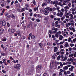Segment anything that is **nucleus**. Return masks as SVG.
<instances>
[{
	"label": "nucleus",
	"mask_w": 76,
	"mask_h": 76,
	"mask_svg": "<svg viewBox=\"0 0 76 76\" xmlns=\"http://www.w3.org/2000/svg\"><path fill=\"white\" fill-rule=\"evenodd\" d=\"M49 13V8H45L44 10V13L45 15H47Z\"/></svg>",
	"instance_id": "obj_1"
},
{
	"label": "nucleus",
	"mask_w": 76,
	"mask_h": 76,
	"mask_svg": "<svg viewBox=\"0 0 76 76\" xmlns=\"http://www.w3.org/2000/svg\"><path fill=\"white\" fill-rule=\"evenodd\" d=\"M20 64H17L15 66H14V68L16 69L17 70H19L20 69Z\"/></svg>",
	"instance_id": "obj_2"
},
{
	"label": "nucleus",
	"mask_w": 76,
	"mask_h": 76,
	"mask_svg": "<svg viewBox=\"0 0 76 76\" xmlns=\"http://www.w3.org/2000/svg\"><path fill=\"white\" fill-rule=\"evenodd\" d=\"M68 62H67L66 63H68L69 64H72L71 62H73V59L72 58H69L68 59Z\"/></svg>",
	"instance_id": "obj_3"
},
{
	"label": "nucleus",
	"mask_w": 76,
	"mask_h": 76,
	"mask_svg": "<svg viewBox=\"0 0 76 76\" xmlns=\"http://www.w3.org/2000/svg\"><path fill=\"white\" fill-rule=\"evenodd\" d=\"M0 24H1L2 26H5L6 25V21L4 20H3L2 21H0Z\"/></svg>",
	"instance_id": "obj_4"
},
{
	"label": "nucleus",
	"mask_w": 76,
	"mask_h": 76,
	"mask_svg": "<svg viewBox=\"0 0 76 76\" xmlns=\"http://www.w3.org/2000/svg\"><path fill=\"white\" fill-rule=\"evenodd\" d=\"M42 67V66L41 65H38L36 67V69L37 70H39L41 69Z\"/></svg>",
	"instance_id": "obj_5"
},
{
	"label": "nucleus",
	"mask_w": 76,
	"mask_h": 76,
	"mask_svg": "<svg viewBox=\"0 0 76 76\" xmlns=\"http://www.w3.org/2000/svg\"><path fill=\"white\" fill-rule=\"evenodd\" d=\"M67 57H68L67 56L65 55L64 58L62 59V61H66L67 59Z\"/></svg>",
	"instance_id": "obj_6"
},
{
	"label": "nucleus",
	"mask_w": 76,
	"mask_h": 76,
	"mask_svg": "<svg viewBox=\"0 0 76 76\" xmlns=\"http://www.w3.org/2000/svg\"><path fill=\"white\" fill-rule=\"evenodd\" d=\"M4 31V29L3 28H1L0 29V35H1L3 32Z\"/></svg>",
	"instance_id": "obj_7"
},
{
	"label": "nucleus",
	"mask_w": 76,
	"mask_h": 76,
	"mask_svg": "<svg viewBox=\"0 0 76 76\" xmlns=\"http://www.w3.org/2000/svg\"><path fill=\"white\" fill-rule=\"evenodd\" d=\"M66 27L68 28L69 26H70L71 25V23H66Z\"/></svg>",
	"instance_id": "obj_8"
},
{
	"label": "nucleus",
	"mask_w": 76,
	"mask_h": 76,
	"mask_svg": "<svg viewBox=\"0 0 76 76\" xmlns=\"http://www.w3.org/2000/svg\"><path fill=\"white\" fill-rule=\"evenodd\" d=\"M3 62L4 63L5 66H7V64H6V59H3Z\"/></svg>",
	"instance_id": "obj_9"
},
{
	"label": "nucleus",
	"mask_w": 76,
	"mask_h": 76,
	"mask_svg": "<svg viewBox=\"0 0 76 76\" xmlns=\"http://www.w3.org/2000/svg\"><path fill=\"white\" fill-rule=\"evenodd\" d=\"M64 46L65 47H69V43L67 42H66V44L64 45Z\"/></svg>",
	"instance_id": "obj_10"
},
{
	"label": "nucleus",
	"mask_w": 76,
	"mask_h": 76,
	"mask_svg": "<svg viewBox=\"0 0 76 76\" xmlns=\"http://www.w3.org/2000/svg\"><path fill=\"white\" fill-rule=\"evenodd\" d=\"M64 9L65 10H69V7L67 6H66L65 7H64Z\"/></svg>",
	"instance_id": "obj_11"
},
{
	"label": "nucleus",
	"mask_w": 76,
	"mask_h": 76,
	"mask_svg": "<svg viewBox=\"0 0 76 76\" xmlns=\"http://www.w3.org/2000/svg\"><path fill=\"white\" fill-rule=\"evenodd\" d=\"M60 37H59V39L60 40V41L62 40V39H63V38H64V37L62 35H60Z\"/></svg>",
	"instance_id": "obj_12"
},
{
	"label": "nucleus",
	"mask_w": 76,
	"mask_h": 76,
	"mask_svg": "<svg viewBox=\"0 0 76 76\" xmlns=\"http://www.w3.org/2000/svg\"><path fill=\"white\" fill-rule=\"evenodd\" d=\"M15 31H16V30L15 28H12L11 29V31L12 33H14Z\"/></svg>",
	"instance_id": "obj_13"
},
{
	"label": "nucleus",
	"mask_w": 76,
	"mask_h": 76,
	"mask_svg": "<svg viewBox=\"0 0 76 76\" xmlns=\"http://www.w3.org/2000/svg\"><path fill=\"white\" fill-rule=\"evenodd\" d=\"M11 17L13 19H15V16L12 14H11Z\"/></svg>",
	"instance_id": "obj_14"
},
{
	"label": "nucleus",
	"mask_w": 76,
	"mask_h": 76,
	"mask_svg": "<svg viewBox=\"0 0 76 76\" xmlns=\"http://www.w3.org/2000/svg\"><path fill=\"white\" fill-rule=\"evenodd\" d=\"M67 10H65V15H69V13H67Z\"/></svg>",
	"instance_id": "obj_15"
},
{
	"label": "nucleus",
	"mask_w": 76,
	"mask_h": 76,
	"mask_svg": "<svg viewBox=\"0 0 76 76\" xmlns=\"http://www.w3.org/2000/svg\"><path fill=\"white\" fill-rule=\"evenodd\" d=\"M7 40V38L6 37H4L2 39V41H6Z\"/></svg>",
	"instance_id": "obj_16"
},
{
	"label": "nucleus",
	"mask_w": 76,
	"mask_h": 76,
	"mask_svg": "<svg viewBox=\"0 0 76 76\" xmlns=\"http://www.w3.org/2000/svg\"><path fill=\"white\" fill-rule=\"evenodd\" d=\"M38 45H39L40 48H41L42 47V43H39L38 44Z\"/></svg>",
	"instance_id": "obj_17"
},
{
	"label": "nucleus",
	"mask_w": 76,
	"mask_h": 76,
	"mask_svg": "<svg viewBox=\"0 0 76 76\" xmlns=\"http://www.w3.org/2000/svg\"><path fill=\"white\" fill-rule=\"evenodd\" d=\"M64 70H67L68 69V66H65L63 68Z\"/></svg>",
	"instance_id": "obj_18"
},
{
	"label": "nucleus",
	"mask_w": 76,
	"mask_h": 76,
	"mask_svg": "<svg viewBox=\"0 0 76 76\" xmlns=\"http://www.w3.org/2000/svg\"><path fill=\"white\" fill-rule=\"evenodd\" d=\"M55 26H56V27H58V28H60V25H58V24H56Z\"/></svg>",
	"instance_id": "obj_19"
},
{
	"label": "nucleus",
	"mask_w": 76,
	"mask_h": 76,
	"mask_svg": "<svg viewBox=\"0 0 76 76\" xmlns=\"http://www.w3.org/2000/svg\"><path fill=\"white\" fill-rule=\"evenodd\" d=\"M58 5L61 6H63V4H62L61 2H60L58 3Z\"/></svg>",
	"instance_id": "obj_20"
},
{
	"label": "nucleus",
	"mask_w": 76,
	"mask_h": 76,
	"mask_svg": "<svg viewBox=\"0 0 76 76\" xmlns=\"http://www.w3.org/2000/svg\"><path fill=\"white\" fill-rule=\"evenodd\" d=\"M58 33L57 32L56 34H55V37L56 38H58Z\"/></svg>",
	"instance_id": "obj_21"
},
{
	"label": "nucleus",
	"mask_w": 76,
	"mask_h": 76,
	"mask_svg": "<svg viewBox=\"0 0 76 76\" xmlns=\"http://www.w3.org/2000/svg\"><path fill=\"white\" fill-rule=\"evenodd\" d=\"M73 56H74V55H73V54L72 53L71 54L69 55V57L71 58V57H73Z\"/></svg>",
	"instance_id": "obj_22"
},
{
	"label": "nucleus",
	"mask_w": 76,
	"mask_h": 76,
	"mask_svg": "<svg viewBox=\"0 0 76 76\" xmlns=\"http://www.w3.org/2000/svg\"><path fill=\"white\" fill-rule=\"evenodd\" d=\"M52 30H55L56 31H57L58 30V28H55L54 27H53L52 28Z\"/></svg>",
	"instance_id": "obj_23"
},
{
	"label": "nucleus",
	"mask_w": 76,
	"mask_h": 76,
	"mask_svg": "<svg viewBox=\"0 0 76 76\" xmlns=\"http://www.w3.org/2000/svg\"><path fill=\"white\" fill-rule=\"evenodd\" d=\"M57 31L55 30L54 31H53V34H57Z\"/></svg>",
	"instance_id": "obj_24"
},
{
	"label": "nucleus",
	"mask_w": 76,
	"mask_h": 76,
	"mask_svg": "<svg viewBox=\"0 0 76 76\" xmlns=\"http://www.w3.org/2000/svg\"><path fill=\"white\" fill-rule=\"evenodd\" d=\"M60 14V17H62L63 16V12H61Z\"/></svg>",
	"instance_id": "obj_25"
},
{
	"label": "nucleus",
	"mask_w": 76,
	"mask_h": 76,
	"mask_svg": "<svg viewBox=\"0 0 76 76\" xmlns=\"http://www.w3.org/2000/svg\"><path fill=\"white\" fill-rule=\"evenodd\" d=\"M59 64L60 65V66H61V67L63 66V65L61 62H59Z\"/></svg>",
	"instance_id": "obj_26"
},
{
	"label": "nucleus",
	"mask_w": 76,
	"mask_h": 76,
	"mask_svg": "<svg viewBox=\"0 0 76 76\" xmlns=\"http://www.w3.org/2000/svg\"><path fill=\"white\" fill-rule=\"evenodd\" d=\"M48 17H45L44 20H48Z\"/></svg>",
	"instance_id": "obj_27"
},
{
	"label": "nucleus",
	"mask_w": 76,
	"mask_h": 76,
	"mask_svg": "<svg viewBox=\"0 0 76 76\" xmlns=\"http://www.w3.org/2000/svg\"><path fill=\"white\" fill-rule=\"evenodd\" d=\"M69 71H70V72H73V69H72V68H70L69 69Z\"/></svg>",
	"instance_id": "obj_28"
},
{
	"label": "nucleus",
	"mask_w": 76,
	"mask_h": 76,
	"mask_svg": "<svg viewBox=\"0 0 76 76\" xmlns=\"http://www.w3.org/2000/svg\"><path fill=\"white\" fill-rule=\"evenodd\" d=\"M33 4H34V5H36V2L35 1V0L33 1Z\"/></svg>",
	"instance_id": "obj_29"
},
{
	"label": "nucleus",
	"mask_w": 76,
	"mask_h": 76,
	"mask_svg": "<svg viewBox=\"0 0 76 76\" xmlns=\"http://www.w3.org/2000/svg\"><path fill=\"white\" fill-rule=\"evenodd\" d=\"M1 56H6V53H1Z\"/></svg>",
	"instance_id": "obj_30"
},
{
	"label": "nucleus",
	"mask_w": 76,
	"mask_h": 76,
	"mask_svg": "<svg viewBox=\"0 0 76 76\" xmlns=\"http://www.w3.org/2000/svg\"><path fill=\"white\" fill-rule=\"evenodd\" d=\"M60 58H61V56H59L58 57H57V60H59Z\"/></svg>",
	"instance_id": "obj_31"
},
{
	"label": "nucleus",
	"mask_w": 76,
	"mask_h": 76,
	"mask_svg": "<svg viewBox=\"0 0 76 76\" xmlns=\"http://www.w3.org/2000/svg\"><path fill=\"white\" fill-rule=\"evenodd\" d=\"M10 17H11V14L10 15L7 16V19H9V18H10Z\"/></svg>",
	"instance_id": "obj_32"
},
{
	"label": "nucleus",
	"mask_w": 76,
	"mask_h": 76,
	"mask_svg": "<svg viewBox=\"0 0 76 76\" xmlns=\"http://www.w3.org/2000/svg\"><path fill=\"white\" fill-rule=\"evenodd\" d=\"M31 38L33 39H35V36H34V35H32L31 36Z\"/></svg>",
	"instance_id": "obj_33"
},
{
	"label": "nucleus",
	"mask_w": 76,
	"mask_h": 76,
	"mask_svg": "<svg viewBox=\"0 0 76 76\" xmlns=\"http://www.w3.org/2000/svg\"><path fill=\"white\" fill-rule=\"evenodd\" d=\"M72 30L73 32H75V29L74 28L72 27Z\"/></svg>",
	"instance_id": "obj_34"
},
{
	"label": "nucleus",
	"mask_w": 76,
	"mask_h": 76,
	"mask_svg": "<svg viewBox=\"0 0 76 76\" xmlns=\"http://www.w3.org/2000/svg\"><path fill=\"white\" fill-rule=\"evenodd\" d=\"M11 0H7V4H9L10 2V1Z\"/></svg>",
	"instance_id": "obj_35"
},
{
	"label": "nucleus",
	"mask_w": 76,
	"mask_h": 76,
	"mask_svg": "<svg viewBox=\"0 0 76 76\" xmlns=\"http://www.w3.org/2000/svg\"><path fill=\"white\" fill-rule=\"evenodd\" d=\"M50 17L52 19L53 18H54V15H51L50 16Z\"/></svg>",
	"instance_id": "obj_36"
},
{
	"label": "nucleus",
	"mask_w": 76,
	"mask_h": 76,
	"mask_svg": "<svg viewBox=\"0 0 76 76\" xmlns=\"http://www.w3.org/2000/svg\"><path fill=\"white\" fill-rule=\"evenodd\" d=\"M50 1H51V0H46V2L47 3H50Z\"/></svg>",
	"instance_id": "obj_37"
},
{
	"label": "nucleus",
	"mask_w": 76,
	"mask_h": 76,
	"mask_svg": "<svg viewBox=\"0 0 76 76\" xmlns=\"http://www.w3.org/2000/svg\"><path fill=\"white\" fill-rule=\"evenodd\" d=\"M68 41L69 42L71 41V38H70V37L69 38Z\"/></svg>",
	"instance_id": "obj_38"
},
{
	"label": "nucleus",
	"mask_w": 76,
	"mask_h": 76,
	"mask_svg": "<svg viewBox=\"0 0 76 76\" xmlns=\"http://www.w3.org/2000/svg\"><path fill=\"white\" fill-rule=\"evenodd\" d=\"M63 71L64 72V75H66L67 74V73L66 72V71L64 70V71Z\"/></svg>",
	"instance_id": "obj_39"
},
{
	"label": "nucleus",
	"mask_w": 76,
	"mask_h": 76,
	"mask_svg": "<svg viewBox=\"0 0 76 76\" xmlns=\"http://www.w3.org/2000/svg\"><path fill=\"white\" fill-rule=\"evenodd\" d=\"M30 27H31V26H30V25H29V24H28L27 25V28H30Z\"/></svg>",
	"instance_id": "obj_40"
},
{
	"label": "nucleus",
	"mask_w": 76,
	"mask_h": 76,
	"mask_svg": "<svg viewBox=\"0 0 76 76\" xmlns=\"http://www.w3.org/2000/svg\"><path fill=\"white\" fill-rule=\"evenodd\" d=\"M20 6V4H18L17 5V7H19Z\"/></svg>",
	"instance_id": "obj_41"
},
{
	"label": "nucleus",
	"mask_w": 76,
	"mask_h": 76,
	"mask_svg": "<svg viewBox=\"0 0 76 76\" xmlns=\"http://www.w3.org/2000/svg\"><path fill=\"white\" fill-rule=\"evenodd\" d=\"M36 20L38 22H40V20L39 19H37Z\"/></svg>",
	"instance_id": "obj_42"
},
{
	"label": "nucleus",
	"mask_w": 76,
	"mask_h": 76,
	"mask_svg": "<svg viewBox=\"0 0 76 76\" xmlns=\"http://www.w3.org/2000/svg\"><path fill=\"white\" fill-rule=\"evenodd\" d=\"M63 5L64 6H66V5H67V4H66L64 2H63V4H62V6H63Z\"/></svg>",
	"instance_id": "obj_43"
},
{
	"label": "nucleus",
	"mask_w": 76,
	"mask_h": 76,
	"mask_svg": "<svg viewBox=\"0 0 76 76\" xmlns=\"http://www.w3.org/2000/svg\"><path fill=\"white\" fill-rule=\"evenodd\" d=\"M59 53H60L61 54H64V52H61V51H60L59 52Z\"/></svg>",
	"instance_id": "obj_44"
},
{
	"label": "nucleus",
	"mask_w": 76,
	"mask_h": 76,
	"mask_svg": "<svg viewBox=\"0 0 76 76\" xmlns=\"http://www.w3.org/2000/svg\"><path fill=\"white\" fill-rule=\"evenodd\" d=\"M68 6L69 7H71V3H69L68 4Z\"/></svg>",
	"instance_id": "obj_45"
},
{
	"label": "nucleus",
	"mask_w": 76,
	"mask_h": 76,
	"mask_svg": "<svg viewBox=\"0 0 76 76\" xmlns=\"http://www.w3.org/2000/svg\"><path fill=\"white\" fill-rule=\"evenodd\" d=\"M76 38H75V39H73V41L74 42H76Z\"/></svg>",
	"instance_id": "obj_46"
},
{
	"label": "nucleus",
	"mask_w": 76,
	"mask_h": 76,
	"mask_svg": "<svg viewBox=\"0 0 76 76\" xmlns=\"http://www.w3.org/2000/svg\"><path fill=\"white\" fill-rule=\"evenodd\" d=\"M60 47L61 48H64V46H63V45H61Z\"/></svg>",
	"instance_id": "obj_47"
},
{
	"label": "nucleus",
	"mask_w": 76,
	"mask_h": 76,
	"mask_svg": "<svg viewBox=\"0 0 76 76\" xmlns=\"http://www.w3.org/2000/svg\"><path fill=\"white\" fill-rule=\"evenodd\" d=\"M59 75H61V76H62L63 75V73H62V72H59Z\"/></svg>",
	"instance_id": "obj_48"
},
{
	"label": "nucleus",
	"mask_w": 76,
	"mask_h": 76,
	"mask_svg": "<svg viewBox=\"0 0 76 76\" xmlns=\"http://www.w3.org/2000/svg\"><path fill=\"white\" fill-rule=\"evenodd\" d=\"M52 58L53 59H56V57H55V56L54 55H53L52 56Z\"/></svg>",
	"instance_id": "obj_49"
},
{
	"label": "nucleus",
	"mask_w": 76,
	"mask_h": 76,
	"mask_svg": "<svg viewBox=\"0 0 76 76\" xmlns=\"http://www.w3.org/2000/svg\"><path fill=\"white\" fill-rule=\"evenodd\" d=\"M61 11L62 12H64V9L62 8L61 9Z\"/></svg>",
	"instance_id": "obj_50"
},
{
	"label": "nucleus",
	"mask_w": 76,
	"mask_h": 76,
	"mask_svg": "<svg viewBox=\"0 0 76 76\" xmlns=\"http://www.w3.org/2000/svg\"><path fill=\"white\" fill-rule=\"evenodd\" d=\"M52 12L53 11V9H52L51 8H50L49 10V12Z\"/></svg>",
	"instance_id": "obj_51"
},
{
	"label": "nucleus",
	"mask_w": 76,
	"mask_h": 76,
	"mask_svg": "<svg viewBox=\"0 0 76 76\" xmlns=\"http://www.w3.org/2000/svg\"><path fill=\"white\" fill-rule=\"evenodd\" d=\"M55 25V23H52V26H54Z\"/></svg>",
	"instance_id": "obj_52"
},
{
	"label": "nucleus",
	"mask_w": 76,
	"mask_h": 76,
	"mask_svg": "<svg viewBox=\"0 0 76 76\" xmlns=\"http://www.w3.org/2000/svg\"><path fill=\"white\" fill-rule=\"evenodd\" d=\"M47 45L49 46H50V45H51V43L49 42L47 43Z\"/></svg>",
	"instance_id": "obj_53"
},
{
	"label": "nucleus",
	"mask_w": 76,
	"mask_h": 76,
	"mask_svg": "<svg viewBox=\"0 0 76 76\" xmlns=\"http://www.w3.org/2000/svg\"><path fill=\"white\" fill-rule=\"evenodd\" d=\"M2 72H3V73H6V71H4V69H3L2 70Z\"/></svg>",
	"instance_id": "obj_54"
},
{
	"label": "nucleus",
	"mask_w": 76,
	"mask_h": 76,
	"mask_svg": "<svg viewBox=\"0 0 76 76\" xmlns=\"http://www.w3.org/2000/svg\"><path fill=\"white\" fill-rule=\"evenodd\" d=\"M74 19V17H71L70 18V19H72V20H73Z\"/></svg>",
	"instance_id": "obj_55"
},
{
	"label": "nucleus",
	"mask_w": 76,
	"mask_h": 76,
	"mask_svg": "<svg viewBox=\"0 0 76 76\" xmlns=\"http://www.w3.org/2000/svg\"><path fill=\"white\" fill-rule=\"evenodd\" d=\"M74 45V44H70V47H71L73 46Z\"/></svg>",
	"instance_id": "obj_56"
},
{
	"label": "nucleus",
	"mask_w": 76,
	"mask_h": 76,
	"mask_svg": "<svg viewBox=\"0 0 76 76\" xmlns=\"http://www.w3.org/2000/svg\"><path fill=\"white\" fill-rule=\"evenodd\" d=\"M57 50H58L54 49V52H57Z\"/></svg>",
	"instance_id": "obj_57"
},
{
	"label": "nucleus",
	"mask_w": 76,
	"mask_h": 76,
	"mask_svg": "<svg viewBox=\"0 0 76 76\" xmlns=\"http://www.w3.org/2000/svg\"><path fill=\"white\" fill-rule=\"evenodd\" d=\"M32 33L28 35V37H31V36H32Z\"/></svg>",
	"instance_id": "obj_58"
},
{
	"label": "nucleus",
	"mask_w": 76,
	"mask_h": 76,
	"mask_svg": "<svg viewBox=\"0 0 76 76\" xmlns=\"http://www.w3.org/2000/svg\"><path fill=\"white\" fill-rule=\"evenodd\" d=\"M7 25L8 26V27H9V26H10V25L9 24V23H7Z\"/></svg>",
	"instance_id": "obj_59"
},
{
	"label": "nucleus",
	"mask_w": 76,
	"mask_h": 76,
	"mask_svg": "<svg viewBox=\"0 0 76 76\" xmlns=\"http://www.w3.org/2000/svg\"><path fill=\"white\" fill-rule=\"evenodd\" d=\"M1 47L2 48H3V49H4V45H1Z\"/></svg>",
	"instance_id": "obj_60"
},
{
	"label": "nucleus",
	"mask_w": 76,
	"mask_h": 76,
	"mask_svg": "<svg viewBox=\"0 0 76 76\" xmlns=\"http://www.w3.org/2000/svg\"><path fill=\"white\" fill-rule=\"evenodd\" d=\"M55 2H56V4H58V1H56Z\"/></svg>",
	"instance_id": "obj_61"
},
{
	"label": "nucleus",
	"mask_w": 76,
	"mask_h": 76,
	"mask_svg": "<svg viewBox=\"0 0 76 76\" xmlns=\"http://www.w3.org/2000/svg\"><path fill=\"white\" fill-rule=\"evenodd\" d=\"M72 64L73 65H76V62H72Z\"/></svg>",
	"instance_id": "obj_62"
},
{
	"label": "nucleus",
	"mask_w": 76,
	"mask_h": 76,
	"mask_svg": "<svg viewBox=\"0 0 76 76\" xmlns=\"http://www.w3.org/2000/svg\"><path fill=\"white\" fill-rule=\"evenodd\" d=\"M56 73H54L53 75V76H56Z\"/></svg>",
	"instance_id": "obj_63"
},
{
	"label": "nucleus",
	"mask_w": 76,
	"mask_h": 76,
	"mask_svg": "<svg viewBox=\"0 0 76 76\" xmlns=\"http://www.w3.org/2000/svg\"><path fill=\"white\" fill-rule=\"evenodd\" d=\"M18 35L20 37H21V34H20V33L18 34Z\"/></svg>",
	"instance_id": "obj_64"
}]
</instances>
